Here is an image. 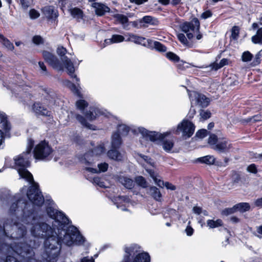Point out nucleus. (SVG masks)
<instances>
[{
    "label": "nucleus",
    "instance_id": "51",
    "mask_svg": "<svg viewBox=\"0 0 262 262\" xmlns=\"http://www.w3.org/2000/svg\"><path fill=\"white\" fill-rule=\"evenodd\" d=\"M239 34V28L237 26H234L231 30V37L233 39H236Z\"/></svg>",
    "mask_w": 262,
    "mask_h": 262
},
{
    "label": "nucleus",
    "instance_id": "23",
    "mask_svg": "<svg viewBox=\"0 0 262 262\" xmlns=\"http://www.w3.org/2000/svg\"><path fill=\"white\" fill-rule=\"evenodd\" d=\"M125 37L121 35L114 34L112 36L111 38L105 40V44L106 45H110L112 43H116L122 42L125 41Z\"/></svg>",
    "mask_w": 262,
    "mask_h": 262
},
{
    "label": "nucleus",
    "instance_id": "6",
    "mask_svg": "<svg viewBox=\"0 0 262 262\" xmlns=\"http://www.w3.org/2000/svg\"><path fill=\"white\" fill-rule=\"evenodd\" d=\"M191 102V106L188 114L189 118H192L195 114V111L193 108V105H200L202 107H206L209 104V99L205 95L199 94L196 92H189L187 91Z\"/></svg>",
    "mask_w": 262,
    "mask_h": 262
},
{
    "label": "nucleus",
    "instance_id": "4",
    "mask_svg": "<svg viewBox=\"0 0 262 262\" xmlns=\"http://www.w3.org/2000/svg\"><path fill=\"white\" fill-rule=\"evenodd\" d=\"M137 160L138 162L142 165V166L145 168L150 177L153 179L155 183L159 187L163 188L165 186L167 189L171 190H174L176 189V187L174 185L168 182H164L158 173L155 172L153 170L148 169L146 167L144 163L149 164L152 167L155 166L154 162H153L150 158L146 156L140 155H139V157L137 158Z\"/></svg>",
    "mask_w": 262,
    "mask_h": 262
},
{
    "label": "nucleus",
    "instance_id": "40",
    "mask_svg": "<svg viewBox=\"0 0 262 262\" xmlns=\"http://www.w3.org/2000/svg\"><path fill=\"white\" fill-rule=\"evenodd\" d=\"M64 84L69 88L74 93L79 95V91L75 84L72 83L69 80L64 81Z\"/></svg>",
    "mask_w": 262,
    "mask_h": 262
},
{
    "label": "nucleus",
    "instance_id": "24",
    "mask_svg": "<svg viewBox=\"0 0 262 262\" xmlns=\"http://www.w3.org/2000/svg\"><path fill=\"white\" fill-rule=\"evenodd\" d=\"M114 18L115 19V21L116 24H121L123 28L125 29L126 27L128 26V18L126 16L121 14H116L114 15Z\"/></svg>",
    "mask_w": 262,
    "mask_h": 262
},
{
    "label": "nucleus",
    "instance_id": "60",
    "mask_svg": "<svg viewBox=\"0 0 262 262\" xmlns=\"http://www.w3.org/2000/svg\"><path fill=\"white\" fill-rule=\"evenodd\" d=\"M81 262H95V259L93 257L86 256L81 258Z\"/></svg>",
    "mask_w": 262,
    "mask_h": 262
},
{
    "label": "nucleus",
    "instance_id": "38",
    "mask_svg": "<svg viewBox=\"0 0 262 262\" xmlns=\"http://www.w3.org/2000/svg\"><path fill=\"white\" fill-rule=\"evenodd\" d=\"M0 41L8 49L11 51L13 50V45L2 34H0Z\"/></svg>",
    "mask_w": 262,
    "mask_h": 262
},
{
    "label": "nucleus",
    "instance_id": "14",
    "mask_svg": "<svg viewBox=\"0 0 262 262\" xmlns=\"http://www.w3.org/2000/svg\"><path fill=\"white\" fill-rule=\"evenodd\" d=\"M112 201L116 205L118 208H120L122 211L127 210L130 204V199L126 196L114 197L112 199Z\"/></svg>",
    "mask_w": 262,
    "mask_h": 262
},
{
    "label": "nucleus",
    "instance_id": "50",
    "mask_svg": "<svg viewBox=\"0 0 262 262\" xmlns=\"http://www.w3.org/2000/svg\"><path fill=\"white\" fill-rule=\"evenodd\" d=\"M208 134V131L205 129H202L198 130L196 133V137L199 138L200 139H203L206 136H207Z\"/></svg>",
    "mask_w": 262,
    "mask_h": 262
},
{
    "label": "nucleus",
    "instance_id": "33",
    "mask_svg": "<svg viewBox=\"0 0 262 262\" xmlns=\"http://www.w3.org/2000/svg\"><path fill=\"white\" fill-rule=\"evenodd\" d=\"M93 183L102 188L108 187V182L104 181L103 178L95 177L93 179Z\"/></svg>",
    "mask_w": 262,
    "mask_h": 262
},
{
    "label": "nucleus",
    "instance_id": "12",
    "mask_svg": "<svg viewBox=\"0 0 262 262\" xmlns=\"http://www.w3.org/2000/svg\"><path fill=\"white\" fill-rule=\"evenodd\" d=\"M105 151L104 144L100 143L92 151L86 153L84 156V159L82 162L88 165H91V157L94 156H99Z\"/></svg>",
    "mask_w": 262,
    "mask_h": 262
},
{
    "label": "nucleus",
    "instance_id": "49",
    "mask_svg": "<svg viewBox=\"0 0 262 262\" xmlns=\"http://www.w3.org/2000/svg\"><path fill=\"white\" fill-rule=\"evenodd\" d=\"M193 211L194 213L199 215L203 213L204 215H208V212L206 210H203L202 208L199 206H194L193 208Z\"/></svg>",
    "mask_w": 262,
    "mask_h": 262
},
{
    "label": "nucleus",
    "instance_id": "62",
    "mask_svg": "<svg viewBox=\"0 0 262 262\" xmlns=\"http://www.w3.org/2000/svg\"><path fill=\"white\" fill-rule=\"evenodd\" d=\"M261 117L260 116L256 115L253 116L252 118L249 119V121L251 122H257L261 120Z\"/></svg>",
    "mask_w": 262,
    "mask_h": 262
},
{
    "label": "nucleus",
    "instance_id": "29",
    "mask_svg": "<svg viewBox=\"0 0 262 262\" xmlns=\"http://www.w3.org/2000/svg\"><path fill=\"white\" fill-rule=\"evenodd\" d=\"M76 119L83 126H85L87 128L93 130H95L97 129L95 125L88 123L85 118L80 115L76 116Z\"/></svg>",
    "mask_w": 262,
    "mask_h": 262
},
{
    "label": "nucleus",
    "instance_id": "63",
    "mask_svg": "<svg viewBox=\"0 0 262 262\" xmlns=\"http://www.w3.org/2000/svg\"><path fill=\"white\" fill-rule=\"evenodd\" d=\"M260 63V56L259 54H257L255 56L254 61L253 62V66H256Z\"/></svg>",
    "mask_w": 262,
    "mask_h": 262
},
{
    "label": "nucleus",
    "instance_id": "28",
    "mask_svg": "<svg viewBox=\"0 0 262 262\" xmlns=\"http://www.w3.org/2000/svg\"><path fill=\"white\" fill-rule=\"evenodd\" d=\"M149 194L156 201L161 202L162 194L160 190L155 186H151L149 189Z\"/></svg>",
    "mask_w": 262,
    "mask_h": 262
},
{
    "label": "nucleus",
    "instance_id": "32",
    "mask_svg": "<svg viewBox=\"0 0 262 262\" xmlns=\"http://www.w3.org/2000/svg\"><path fill=\"white\" fill-rule=\"evenodd\" d=\"M71 15L77 19H82L83 16L82 11L78 8H72L70 10Z\"/></svg>",
    "mask_w": 262,
    "mask_h": 262
},
{
    "label": "nucleus",
    "instance_id": "37",
    "mask_svg": "<svg viewBox=\"0 0 262 262\" xmlns=\"http://www.w3.org/2000/svg\"><path fill=\"white\" fill-rule=\"evenodd\" d=\"M252 41L254 43L262 44V28L258 29L256 34L252 36Z\"/></svg>",
    "mask_w": 262,
    "mask_h": 262
},
{
    "label": "nucleus",
    "instance_id": "52",
    "mask_svg": "<svg viewBox=\"0 0 262 262\" xmlns=\"http://www.w3.org/2000/svg\"><path fill=\"white\" fill-rule=\"evenodd\" d=\"M29 15L31 19H36L39 16L40 14L37 10L31 9L30 10Z\"/></svg>",
    "mask_w": 262,
    "mask_h": 262
},
{
    "label": "nucleus",
    "instance_id": "39",
    "mask_svg": "<svg viewBox=\"0 0 262 262\" xmlns=\"http://www.w3.org/2000/svg\"><path fill=\"white\" fill-rule=\"evenodd\" d=\"M235 210H237L241 212L248 211L250 209V205L247 203H241L234 206Z\"/></svg>",
    "mask_w": 262,
    "mask_h": 262
},
{
    "label": "nucleus",
    "instance_id": "43",
    "mask_svg": "<svg viewBox=\"0 0 262 262\" xmlns=\"http://www.w3.org/2000/svg\"><path fill=\"white\" fill-rule=\"evenodd\" d=\"M166 57L170 60L177 62L180 60L179 57L173 52H169L166 54Z\"/></svg>",
    "mask_w": 262,
    "mask_h": 262
},
{
    "label": "nucleus",
    "instance_id": "3",
    "mask_svg": "<svg viewBox=\"0 0 262 262\" xmlns=\"http://www.w3.org/2000/svg\"><path fill=\"white\" fill-rule=\"evenodd\" d=\"M138 130L142 136L143 139L147 141L149 140L152 142L162 141V145L163 149L167 152L171 151L174 146L173 139H165L166 137L170 135V132L160 133L156 132H151L142 127H139Z\"/></svg>",
    "mask_w": 262,
    "mask_h": 262
},
{
    "label": "nucleus",
    "instance_id": "13",
    "mask_svg": "<svg viewBox=\"0 0 262 262\" xmlns=\"http://www.w3.org/2000/svg\"><path fill=\"white\" fill-rule=\"evenodd\" d=\"M108 113L102 108L98 107H90L89 112L85 114V117L90 120H94L100 116L107 117Z\"/></svg>",
    "mask_w": 262,
    "mask_h": 262
},
{
    "label": "nucleus",
    "instance_id": "34",
    "mask_svg": "<svg viewBox=\"0 0 262 262\" xmlns=\"http://www.w3.org/2000/svg\"><path fill=\"white\" fill-rule=\"evenodd\" d=\"M198 160L201 163H205L208 165H211L214 163L215 159L212 156L208 155L200 158L198 159Z\"/></svg>",
    "mask_w": 262,
    "mask_h": 262
},
{
    "label": "nucleus",
    "instance_id": "18",
    "mask_svg": "<svg viewBox=\"0 0 262 262\" xmlns=\"http://www.w3.org/2000/svg\"><path fill=\"white\" fill-rule=\"evenodd\" d=\"M138 127L136 129L134 128L132 126H129L126 124L123 123L122 122H119L117 126V130L115 133H118L120 135L121 134L122 136H127L130 130L133 132L136 133L137 131L139 132Z\"/></svg>",
    "mask_w": 262,
    "mask_h": 262
},
{
    "label": "nucleus",
    "instance_id": "48",
    "mask_svg": "<svg viewBox=\"0 0 262 262\" xmlns=\"http://www.w3.org/2000/svg\"><path fill=\"white\" fill-rule=\"evenodd\" d=\"M159 2L163 5H166L170 3L176 5L180 3L181 0H158Z\"/></svg>",
    "mask_w": 262,
    "mask_h": 262
},
{
    "label": "nucleus",
    "instance_id": "21",
    "mask_svg": "<svg viewBox=\"0 0 262 262\" xmlns=\"http://www.w3.org/2000/svg\"><path fill=\"white\" fill-rule=\"evenodd\" d=\"M42 12L45 16L49 19H53L57 17V11L52 6L43 7Z\"/></svg>",
    "mask_w": 262,
    "mask_h": 262
},
{
    "label": "nucleus",
    "instance_id": "41",
    "mask_svg": "<svg viewBox=\"0 0 262 262\" xmlns=\"http://www.w3.org/2000/svg\"><path fill=\"white\" fill-rule=\"evenodd\" d=\"M135 182L138 185L143 188H145L147 186V183L144 178L142 176H138L136 177Z\"/></svg>",
    "mask_w": 262,
    "mask_h": 262
},
{
    "label": "nucleus",
    "instance_id": "8",
    "mask_svg": "<svg viewBox=\"0 0 262 262\" xmlns=\"http://www.w3.org/2000/svg\"><path fill=\"white\" fill-rule=\"evenodd\" d=\"M56 52L57 54L61 57L63 63L67 70L68 74L72 78H75L77 81H79V79L74 74L75 72V68L72 61L69 59L67 56H65L66 54L67 53V49L62 46H58Z\"/></svg>",
    "mask_w": 262,
    "mask_h": 262
},
{
    "label": "nucleus",
    "instance_id": "57",
    "mask_svg": "<svg viewBox=\"0 0 262 262\" xmlns=\"http://www.w3.org/2000/svg\"><path fill=\"white\" fill-rule=\"evenodd\" d=\"M33 42L36 45H39L42 43V39L40 36H35L32 39Z\"/></svg>",
    "mask_w": 262,
    "mask_h": 262
},
{
    "label": "nucleus",
    "instance_id": "22",
    "mask_svg": "<svg viewBox=\"0 0 262 262\" xmlns=\"http://www.w3.org/2000/svg\"><path fill=\"white\" fill-rule=\"evenodd\" d=\"M122 144V140L118 133L114 132L111 137V148L118 149Z\"/></svg>",
    "mask_w": 262,
    "mask_h": 262
},
{
    "label": "nucleus",
    "instance_id": "56",
    "mask_svg": "<svg viewBox=\"0 0 262 262\" xmlns=\"http://www.w3.org/2000/svg\"><path fill=\"white\" fill-rule=\"evenodd\" d=\"M212 13L210 10H207L204 12L201 15V17L202 19H207L209 17H210L212 16Z\"/></svg>",
    "mask_w": 262,
    "mask_h": 262
},
{
    "label": "nucleus",
    "instance_id": "44",
    "mask_svg": "<svg viewBox=\"0 0 262 262\" xmlns=\"http://www.w3.org/2000/svg\"><path fill=\"white\" fill-rule=\"evenodd\" d=\"M77 107L81 111H83L85 107H87L88 104L84 100H79L76 103Z\"/></svg>",
    "mask_w": 262,
    "mask_h": 262
},
{
    "label": "nucleus",
    "instance_id": "45",
    "mask_svg": "<svg viewBox=\"0 0 262 262\" xmlns=\"http://www.w3.org/2000/svg\"><path fill=\"white\" fill-rule=\"evenodd\" d=\"M219 140L217 139V136L214 134L211 135L208 139V143L212 147H215V145L217 144Z\"/></svg>",
    "mask_w": 262,
    "mask_h": 262
},
{
    "label": "nucleus",
    "instance_id": "10",
    "mask_svg": "<svg viewBox=\"0 0 262 262\" xmlns=\"http://www.w3.org/2000/svg\"><path fill=\"white\" fill-rule=\"evenodd\" d=\"M194 125L191 122L186 119H184L178 125L175 133L177 135L182 133V136L186 139L191 137L194 133Z\"/></svg>",
    "mask_w": 262,
    "mask_h": 262
},
{
    "label": "nucleus",
    "instance_id": "35",
    "mask_svg": "<svg viewBox=\"0 0 262 262\" xmlns=\"http://www.w3.org/2000/svg\"><path fill=\"white\" fill-rule=\"evenodd\" d=\"M229 63V61L228 59L226 58H223L221 60L219 63L214 62L211 65V67L212 69L217 70L226 65H228Z\"/></svg>",
    "mask_w": 262,
    "mask_h": 262
},
{
    "label": "nucleus",
    "instance_id": "25",
    "mask_svg": "<svg viewBox=\"0 0 262 262\" xmlns=\"http://www.w3.org/2000/svg\"><path fill=\"white\" fill-rule=\"evenodd\" d=\"M107 156L111 159L116 161H121L123 159V155L118 151L117 149L112 148L108 151Z\"/></svg>",
    "mask_w": 262,
    "mask_h": 262
},
{
    "label": "nucleus",
    "instance_id": "27",
    "mask_svg": "<svg viewBox=\"0 0 262 262\" xmlns=\"http://www.w3.org/2000/svg\"><path fill=\"white\" fill-rule=\"evenodd\" d=\"M119 181L121 184H122V185L128 189L132 188L134 185L133 180L127 177H120L119 178Z\"/></svg>",
    "mask_w": 262,
    "mask_h": 262
},
{
    "label": "nucleus",
    "instance_id": "1",
    "mask_svg": "<svg viewBox=\"0 0 262 262\" xmlns=\"http://www.w3.org/2000/svg\"><path fill=\"white\" fill-rule=\"evenodd\" d=\"M27 203L20 199L18 200L17 204L13 203L11 206L9 210L11 214H23L20 220L18 219V222H15L12 224L7 220L4 225L3 229L1 231L3 235L8 238L10 234L11 238L15 241L10 243L9 246H1L0 262H7L10 257L11 260L13 258H15L17 262H37L32 258L34 252L31 247V245H28L23 243L24 241L23 238L26 233V228L31 231V228L34 223V221L43 223L53 230V234L58 238L60 247L62 243L68 246L81 245L83 244L84 238L76 227L70 226L67 228V226L70 221L62 212L52 207L47 208L48 214L54 220L52 227H51L39 219L35 217L32 212L27 211ZM33 236L35 237L34 235ZM35 237L46 238L45 242L47 239L46 237Z\"/></svg>",
    "mask_w": 262,
    "mask_h": 262
},
{
    "label": "nucleus",
    "instance_id": "7",
    "mask_svg": "<svg viewBox=\"0 0 262 262\" xmlns=\"http://www.w3.org/2000/svg\"><path fill=\"white\" fill-rule=\"evenodd\" d=\"M53 149L48 142L42 141L35 146L34 157L38 160H48L50 158Z\"/></svg>",
    "mask_w": 262,
    "mask_h": 262
},
{
    "label": "nucleus",
    "instance_id": "61",
    "mask_svg": "<svg viewBox=\"0 0 262 262\" xmlns=\"http://www.w3.org/2000/svg\"><path fill=\"white\" fill-rule=\"evenodd\" d=\"M186 233L188 236H191L193 233V229L190 226H188L185 229Z\"/></svg>",
    "mask_w": 262,
    "mask_h": 262
},
{
    "label": "nucleus",
    "instance_id": "59",
    "mask_svg": "<svg viewBox=\"0 0 262 262\" xmlns=\"http://www.w3.org/2000/svg\"><path fill=\"white\" fill-rule=\"evenodd\" d=\"M255 235L259 238L262 237V224L256 227Z\"/></svg>",
    "mask_w": 262,
    "mask_h": 262
},
{
    "label": "nucleus",
    "instance_id": "55",
    "mask_svg": "<svg viewBox=\"0 0 262 262\" xmlns=\"http://www.w3.org/2000/svg\"><path fill=\"white\" fill-rule=\"evenodd\" d=\"M38 65L39 66L40 70H41V73L44 75H47L48 73V72H47L46 67L44 63L43 62L39 61L38 62Z\"/></svg>",
    "mask_w": 262,
    "mask_h": 262
},
{
    "label": "nucleus",
    "instance_id": "46",
    "mask_svg": "<svg viewBox=\"0 0 262 262\" xmlns=\"http://www.w3.org/2000/svg\"><path fill=\"white\" fill-rule=\"evenodd\" d=\"M252 58V54L249 51L244 52L242 56V59L244 62L250 61L251 60Z\"/></svg>",
    "mask_w": 262,
    "mask_h": 262
},
{
    "label": "nucleus",
    "instance_id": "16",
    "mask_svg": "<svg viewBox=\"0 0 262 262\" xmlns=\"http://www.w3.org/2000/svg\"><path fill=\"white\" fill-rule=\"evenodd\" d=\"M91 6L94 9L96 15L99 16H103L110 11L108 7L101 3H93Z\"/></svg>",
    "mask_w": 262,
    "mask_h": 262
},
{
    "label": "nucleus",
    "instance_id": "53",
    "mask_svg": "<svg viewBox=\"0 0 262 262\" xmlns=\"http://www.w3.org/2000/svg\"><path fill=\"white\" fill-rule=\"evenodd\" d=\"M235 211V208L234 206L233 208H226L223 210L222 212V215H228L229 214H232Z\"/></svg>",
    "mask_w": 262,
    "mask_h": 262
},
{
    "label": "nucleus",
    "instance_id": "54",
    "mask_svg": "<svg viewBox=\"0 0 262 262\" xmlns=\"http://www.w3.org/2000/svg\"><path fill=\"white\" fill-rule=\"evenodd\" d=\"M152 20V18L150 16H144L140 20V23H144L146 24H150L151 23Z\"/></svg>",
    "mask_w": 262,
    "mask_h": 262
},
{
    "label": "nucleus",
    "instance_id": "26",
    "mask_svg": "<svg viewBox=\"0 0 262 262\" xmlns=\"http://www.w3.org/2000/svg\"><path fill=\"white\" fill-rule=\"evenodd\" d=\"M17 83H20L17 80H15V82L14 81H9L8 84L6 83L4 84L5 86H7L8 89H11L13 93H15V92L18 91L19 92H21L24 90L22 85H18Z\"/></svg>",
    "mask_w": 262,
    "mask_h": 262
},
{
    "label": "nucleus",
    "instance_id": "15",
    "mask_svg": "<svg viewBox=\"0 0 262 262\" xmlns=\"http://www.w3.org/2000/svg\"><path fill=\"white\" fill-rule=\"evenodd\" d=\"M128 37L125 40L126 41L133 42L136 44L141 45L144 46L149 47L151 42H147L148 40L144 37L139 36L133 33H127L126 35Z\"/></svg>",
    "mask_w": 262,
    "mask_h": 262
},
{
    "label": "nucleus",
    "instance_id": "9",
    "mask_svg": "<svg viewBox=\"0 0 262 262\" xmlns=\"http://www.w3.org/2000/svg\"><path fill=\"white\" fill-rule=\"evenodd\" d=\"M200 27V22L197 18H193L190 22L185 21L182 23L180 28L181 30L186 33L189 40L193 37L194 32L199 30Z\"/></svg>",
    "mask_w": 262,
    "mask_h": 262
},
{
    "label": "nucleus",
    "instance_id": "30",
    "mask_svg": "<svg viewBox=\"0 0 262 262\" xmlns=\"http://www.w3.org/2000/svg\"><path fill=\"white\" fill-rule=\"evenodd\" d=\"M177 37L179 41L185 46L187 48H192L193 43L188 40L183 33H178Z\"/></svg>",
    "mask_w": 262,
    "mask_h": 262
},
{
    "label": "nucleus",
    "instance_id": "47",
    "mask_svg": "<svg viewBox=\"0 0 262 262\" xmlns=\"http://www.w3.org/2000/svg\"><path fill=\"white\" fill-rule=\"evenodd\" d=\"M200 116H201V119L203 120H206L211 117V113L208 110H201L200 113Z\"/></svg>",
    "mask_w": 262,
    "mask_h": 262
},
{
    "label": "nucleus",
    "instance_id": "19",
    "mask_svg": "<svg viewBox=\"0 0 262 262\" xmlns=\"http://www.w3.org/2000/svg\"><path fill=\"white\" fill-rule=\"evenodd\" d=\"M32 111L37 115L50 116L51 112L47 110L39 103H35L32 107Z\"/></svg>",
    "mask_w": 262,
    "mask_h": 262
},
{
    "label": "nucleus",
    "instance_id": "42",
    "mask_svg": "<svg viewBox=\"0 0 262 262\" xmlns=\"http://www.w3.org/2000/svg\"><path fill=\"white\" fill-rule=\"evenodd\" d=\"M153 45L154 48L158 51L164 52L167 50L166 47L159 41H154Z\"/></svg>",
    "mask_w": 262,
    "mask_h": 262
},
{
    "label": "nucleus",
    "instance_id": "58",
    "mask_svg": "<svg viewBox=\"0 0 262 262\" xmlns=\"http://www.w3.org/2000/svg\"><path fill=\"white\" fill-rule=\"evenodd\" d=\"M247 170L250 172L255 173L257 172L256 165L254 164L250 165L247 167Z\"/></svg>",
    "mask_w": 262,
    "mask_h": 262
},
{
    "label": "nucleus",
    "instance_id": "31",
    "mask_svg": "<svg viewBox=\"0 0 262 262\" xmlns=\"http://www.w3.org/2000/svg\"><path fill=\"white\" fill-rule=\"evenodd\" d=\"M0 123L2 124L3 127L6 132L10 129V125L7 121V117L5 113L0 112Z\"/></svg>",
    "mask_w": 262,
    "mask_h": 262
},
{
    "label": "nucleus",
    "instance_id": "2",
    "mask_svg": "<svg viewBox=\"0 0 262 262\" xmlns=\"http://www.w3.org/2000/svg\"><path fill=\"white\" fill-rule=\"evenodd\" d=\"M34 143L32 139L28 140L26 151L14 158L13 167L17 170L21 178L32 184L28 190L27 187H24L21 190V193H26L28 198L32 204L40 206L43 203L44 198L38 189V184L34 181L32 174L26 169L30 165L29 159L31 157V151Z\"/></svg>",
    "mask_w": 262,
    "mask_h": 262
},
{
    "label": "nucleus",
    "instance_id": "20",
    "mask_svg": "<svg viewBox=\"0 0 262 262\" xmlns=\"http://www.w3.org/2000/svg\"><path fill=\"white\" fill-rule=\"evenodd\" d=\"M108 164L106 163H102L98 165V169L94 168L90 166H85V170L86 171L96 173L101 172H105L108 169Z\"/></svg>",
    "mask_w": 262,
    "mask_h": 262
},
{
    "label": "nucleus",
    "instance_id": "11",
    "mask_svg": "<svg viewBox=\"0 0 262 262\" xmlns=\"http://www.w3.org/2000/svg\"><path fill=\"white\" fill-rule=\"evenodd\" d=\"M42 56L46 62L54 69L58 71L63 70V64L52 53L45 51L42 52Z\"/></svg>",
    "mask_w": 262,
    "mask_h": 262
},
{
    "label": "nucleus",
    "instance_id": "5",
    "mask_svg": "<svg viewBox=\"0 0 262 262\" xmlns=\"http://www.w3.org/2000/svg\"><path fill=\"white\" fill-rule=\"evenodd\" d=\"M124 251L129 262H150V257L147 252L142 251L141 247L135 244L125 246Z\"/></svg>",
    "mask_w": 262,
    "mask_h": 262
},
{
    "label": "nucleus",
    "instance_id": "64",
    "mask_svg": "<svg viewBox=\"0 0 262 262\" xmlns=\"http://www.w3.org/2000/svg\"><path fill=\"white\" fill-rule=\"evenodd\" d=\"M254 204L257 207H262V198L257 199L255 201Z\"/></svg>",
    "mask_w": 262,
    "mask_h": 262
},
{
    "label": "nucleus",
    "instance_id": "36",
    "mask_svg": "<svg viewBox=\"0 0 262 262\" xmlns=\"http://www.w3.org/2000/svg\"><path fill=\"white\" fill-rule=\"evenodd\" d=\"M207 225L210 228H214L222 226L223 225V222L220 219H217L215 221L208 220L207 221Z\"/></svg>",
    "mask_w": 262,
    "mask_h": 262
},
{
    "label": "nucleus",
    "instance_id": "17",
    "mask_svg": "<svg viewBox=\"0 0 262 262\" xmlns=\"http://www.w3.org/2000/svg\"><path fill=\"white\" fill-rule=\"evenodd\" d=\"M231 147V144L229 141L225 139H223L219 140L215 147H212V148L221 152H226L229 151Z\"/></svg>",
    "mask_w": 262,
    "mask_h": 262
}]
</instances>
